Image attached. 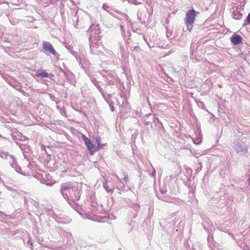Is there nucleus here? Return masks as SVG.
<instances>
[{
	"label": "nucleus",
	"instance_id": "obj_4",
	"mask_svg": "<svg viewBox=\"0 0 250 250\" xmlns=\"http://www.w3.org/2000/svg\"><path fill=\"white\" fill-rule=\"evenodd\" d=\"M42 47L45 51L48 52L53 55H55L57 53L53 45L49 42H43Z\"/></svg>",
	"mask_w": 250,
	"mask_h": 250
},
{
	"label": "nucleus",
	"instance_id": "obj_9",
	"mask_svg": "<svg viewBox=\"0 0 250 250\" xmlns=\"http://www.w3.org/2000/svg\"><path fill=\"white\" fill-rule=\"evenodd\" d=\"M69 188L70 187L69 186L65 184H63L62 186V188L63 189V190H66L69 189Z\"/></svg>",
	"mask_w": 250,
	"mask_h": 250
},
{
	"label": "nucleus",
	"instance_id": "obj_10",
	"mask_svg": "<svg viewBox=\"0 0 250 250\" xmlns=\"http://www.w3.org/2000/svg\"><path fill=\"white\" fill-rule=\"evenodd\" d=\"M248 182H249V186L250 187V177L248 179Z\"/></svg>",
	"mask_w": 250,
	"mask_h": 250
},
{
	"label": "nucleus",
	"instance_id": "obj_7",
	"mask_svg": "<svg viewBox=\"0 0 250 250\" xmlns=\"http://www.w3.org/2000/svg\"><path fill=\"white\" fill-rule=\"evenodd\" d=\"M36 75L37 77H41L43 78L48 77L49 76L48 74L44 71H42L40 72H37Z\"/></svg>",
	"mask_w": 250,
	"mask_h": 250
},
{
	"label": "nucleus",
	"instance_id": "obj_5",
	"mask_svg": "<svg viewBox=\"0 0 250 250\" xmlns=\"http://www.w3.org/2000/svg\"><path fill=\"white\" fill-rule=\"evenodd\" d=\"M230 41L234 45H238L241 43L242 38L237 34H233L230 37Z\"/></svg>",
	"mask_w": 250,
	"mask_h": 250
},
{
	"label": "nucleus",
	"instance_id": "obj_6",
	"mask_svg": "<svg viewBox=\"0 0 250 250\" xmlns=\"http://www.w3.org/2000/svg\"><path fill=\"white\" fill-rule=\"evenodd\" d=\"M232 18L236 20H241L242 18L243 15L239 12H234L232 14Z\"/></svg>",
	"mask_w": 250,
	"mask_h": 250
},
{
	"label": "nucleus",
	"instance_id": "obj_3",
	"mask_svg": "<svg viewBox=\"0 0 250 250\" xmlns=\"http://www.w3.org/2000/svg\"><path fill=\"white\" fill-rule=\"evenodd\" d=\"M82 138L87 147V149L90 152V154L92 155L94 152L98 150L96 147L90 141V140L85 135H82Z\"/></svg>",
	"mask_w": 250,
	"mask_h": 250
},
{
	"label": "nucleus",
	"instance_id": "obj_1",
	"mask_svg": "<svg viewBox=\"0 0 250 250\" xmlns=\"http://www.w3.org/2000/svg\"><path fill=\"white\" fill-rule=\"evenodd\" d=\"M232 147L239 155H245L248 151V145L245 142L239 140H235L233 142Z\"/></svg>",
	"mask_w": 250,
	"mask_h": 250
},
{
	"label": "nucleus",
	"instance_id": "obj_8",
	"mask_svg": "<svg viewBox=\"0 0 250 250\" xmlns=\"http://www.w3.org/2000/svg\"><path fill=\"white\" fill-rule=\"evenodd\" d=\"M249 24H250V12L249 13L246 19L244 21V22L243 24V26L246 27Z\"/></svg>",
	"mask_w": 250,
	"mask_h": 250
},
{
	"label": "nucleus",
	"instance_id": "obj_11",
	"mask_svg": "<svg viewBox=\"0 0 250 250\" xmlns=\"http://www.w3.org/2000/svg\"><path fill=\"white\" fill-rule=\"evenodd\" d=\"M208 82V79H207V80L206 81L205 83L204 82V84H205V83H207Z\"/></svg>",
	"mask_w": 250,
	"mask_h": 250
},
{
	"label": "nucleus",
	"instance_id": "obj_2",
	"mask_svg": "<svg viewBox=\"0 0 250 250\" xmlns=\"http://www.w3.org/2000/svg\"><path fill=\"white\" fill-rule=\"evenodd\" d=\"M196 12L193 9L189 10L187 13L185 19V24L189 31L192 28V24L195 19Z\"/></svg>",
	"mask_w": 250,
	"mask_h": 250
}]
</instances>
